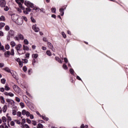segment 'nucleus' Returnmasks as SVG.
Returning <instances> with one entry per match:
<instances>
[{
    "label": "nucleus",
    "instance_id": "nucleus-39",
    "mask_svg": "<svg viewBox=\"0 0 128 128\" xmlns=\"http://www.w3.org/2000/svg\"><path fill=\"white\" fill-rule=\"evenodd\" d=\"M12 114H13V116H16V110H12Z\"/></svg>",
    "mask_w": 128,
    "mask_h": 128
},
{
    "label": "nucleus",
    "instance_id": "nucleus-46",
    "mask_svg": "<svg viewBox=\"0 0 128 128\" xmlns=\"http://www.w3.org/2000/svg\"><path fill=\"white\" fill-rule=\"evenodd\" d=\"M62 68H64V70H68V66H67L66 64H63Z\"/></svg>",
    "mask_w": 128,
    "mask_h": 128
},
{
    "label": "nucleus",
    "instance_id": "nucleus-31",
    "mask_svg": "<svg viewBox=\"0 0 128 128\" xmlns=\"http://www.w3.org/2000/svg\"><path fill=\"white\" fill-rule=\"evenodd\" d=\"M32 68H30L28 70V74L29 75L32 74Z\"/></svg>",
    "mask_w": 128,
    "mask_h": 128
},
{
    "label": "nucleus",
    "instance_id": "nucleus-14",
    "mask_svg": "<svg viewBox=\"0 0 128 128\" xmlns=\"http://www.w3.org/2000/svg\"><path fill=\"white\" fill-rule=\"evenodd\" d=\"M47 44H48V48H50L52 49L54 48L52 44V43H50V42H48Z\"/></svg>",
    "mask_w": 128,
    "mask_h": 128
},
{
    "label": "nucleus",
    "instance_id": "nucleus-37",
    "mask_svg": "<svg viewBox=\"0 0 128 128\" xmlns=\"http://www.w3.org/2000/svg\"><path fill=\"white\" fill-rule=\"evenodd\" d=\"M6 26V24L4 22H0V27L4 28Z\"/></svg>",
    "mask_w": 128,
    "mask_h": 128
},
{
    "label": "nucleus",
    "instance_id": "nucleus-54",
    "mask_svg": "<svg viewBox=\"0 0 128 128\" xmlns=\"http://www.w3.org/2000/svg\"><path fill=\"white\" fill-rule=\"evenodd\" d=\"M38 128H44V126H42L41 124H38Z\"/></svg>",
    "mask_w": 128,
    "mask_h": 128
},
{
    "label": "nucleus",
    "instance_id": "nucleus-58",
    "mask_svg": "<svg viewBox=\"0 0 128 128\" xmlns=\"http://www.w3.org/2000/svg\"><path fill=\"white\" fill-rule=\"evenodd\" d=\"M26 58H30V53L28 52L26 54Z\"/></svg>",
    "mask_w": 128,
    "mask_h": 128
},
{
    "label": "nucleus",
    "instance_id": "nucleus-43",
    "mask_svg": "<svg viewBox=\"0 0 128 128\" xmlns=\"http://www.w3.org/2000/svg\"><path fill=\"white\" fill-rule=\"evenodd\" d=\"M5 30H6V31H8V30H10V26L6 25V26H5Z\"/></svg>",
    "mask_w": 128,
    "mask_h": 128
},
{
    "label": "nucleus",
    "instance_id": "nucleus-22",
    "mask_svg": "<svg viewBox=\"0 0 128 128\" xmlns=\"http://www.w3.org/2000/svg\"><path fill=\"white\" fill-rule=\"evenodd\" d=\"M32 56L34 59L38 58V54H32Z\"/></svg>",
    "mask_w": 128,
    "mask_h": 128
},
{
    "label": "nucleus",
    "instance_id": "nucleus-11",
    "mask_svg": "<svg viewBox=\"0 0 128 128\" xmlns=\"http://www.w3.org/2000/svg\"><path fill=\"white\" fill-rule=\"evenodd\" d=\"M11 74L13 76V78H15V80H18V76H16V74H14V71H12V72H11Z\"/></svg>",
    "mask_w": 128,
    "mask_h": 128
},
{
    "label": "nucleus",
    "instance_id": "nucleus-57",
    "mask_svg": "<svg viewBox=\"0 0 128 128\" xmlns=\"http://www.w3.org/2000/svg\"><path fill=\"white\" fill-rule=\"evenodd\" d=\"M36 59L34 58L32 63L34 66V64H36Z\"/></svg>",
    "mask_w": 128,
    "mask_h": 128
},
{
    "label": "nucleus",
    "instance_id": "nucleus-30",
    "mask_svg": "<svg viewBox=\"0 0 128 128\" xmlns=\"http://www.w3.org/2000/svg\"><path fill=\"white\" fill-rule=\"evenodd\" d=\"M28 111L26 110H22V113L23 116H24L26 114Z\"/></svg>",
    "mask_w": 128,
    "mask_h": 128
},
{
    "label": "nucleus",
    "instance_id": "nucleus-3",
    "mask_svg": "<svg viewBox=\"0 0 128 128\" xmlns=\"http://www.w3.org/2000/svg\"><path fill=\"white\" fill-rule=\"evenodd\" d=\"M22 44H19L16 46V50H17L18 54H20V53L19 52H20V50H21L20 48H22Z\"/></svg>",
    "mask_w": 128,
    "mask_h": 128
},
{
    "label": "nucleus",
    "instance_id": "nucleus-28",
    "mask_svg": "<svg viewBox=\"0 0 128 128\" xmlns=\"http://www.w3.org/2000/svg\"><path fill=\"white\" fill-rule=\"evenodd\" d=\"M62 35L64 38H66V33H64V32H62Z\"/></svg>",
    "mask_w": 128,
    "mask_h": 128
},
{
    "label": "nucleus",
    "instance_id": "nucleus-9",
    "mask_svg": "<svg viewBox=\"0 0 128 128\" xmlns=\"http://www.w3.org/2000/svg\"><path fill=\"white\" fill-rule=\"evenodd\" d=\"M55 60H56V62H60V64H62V60L58 56L55 57Z\"/></svg>",
    "mask_w": 128,
    "mask_h": 128
},
{
    "label": "nucleus",
    "instance_id": "nucleus-24",
    "mask_svg": "<svg viewBox=\"0 0 128 128\" xmlns=\"http://www.w3.org/2000/svg\"><path fill=\"white\" fill-rule=\"evenodd\" d=\"M0 50H2L4 52H6V50H4V46H0Z\"/></svg>",
    "mask_w": 128,
    "mask_h": 128
},
{
    "label": "nucleus",
    "instance_id": "nucleus-63",
    "mask_svg": "<svg viewBox=\"0 0 128 128\" xmlns=\"http://www.w3.org/2000/svg\"><path fill=\"white\" fill-rule=\"evenodd\" d=\"M0 36H4V32L2 31H0Z\"/></svg>",
    "mask_w": 128,
    "mask_h": 128
},
{
    "label": "nucleus",
    "instance_id": "nucleus-47",
    "mask_svg": "<svg viewBox=\"0 0 128 128\" xmlns=\"http://www.w3.org/2000/svg\"><path fill=\"white\" fill-rule=\"evenodd\" d=\"M15 60L16 62H18V63L22 62V60H20V58H15Z\"/></svg>",
    "mask_w": 128,
    "mask_h": 128
},
{
    "label": "nucleus",
    "instance_id": "nucleus-6",
    "mask_svg": "<svg viewBox=\"0 0 128 128\" xmlns=\"http://www.w3.org/2000/svg\"><path fill=\"white\" fill-rule=\"evenodd\" d=\"M6 0H0V6L1 8H4L6 6Z\"/></svg>",
    "mask_w": 128,
    "mask_h": 128
},
{
    "label": "nucleus",
    "instance_id": "nucleus-49",
    "mask_svg": "<svg viewBox=\"0 0 128 128\" xmlns=\"http://www.w3.org/2000/svg\"><path fill=\"white\" fill-rule=\"evenodd\" d=\"M14 121H11L10 122V126H14Z\"/></svg>",
    "mask_w": 128,
    "mask_h": 128
},
{
    "label": "nucleus",
    "instance_id": "nucleus-40",
    "mask_svg": "<svg viewBox=\"0 0 128 128\" xmlns=\"http://www.w3.org/2000/svg\"><path fill=\"white\" fill-rule=\"evenodd\" d=\"M22 60L24 62V64H28V59H22Z\"/></svg>",
    "mask_w": 128,
    "mask_h": 128
},
{
    "label": "nucleus",
    "instance_id": "nucleus-18",
    "mask_svg": "<svg viewBox=\"0 0 128 128\" xmlns=\"http://www.w3.org/2000/svg\"><path fill=\"white\" fill-rule=\"evenodd\" d=\"M2 122H4V124H6V118L4 116H2Z\"/></svg>",
    "mask_w": 128,
    "mask_h": 128
},
{
    "label": "nucleus",
    "instance_id": "nucleus-13",
    "mask_svg": "<svg viewBox=\"0 0 128 128\" xmlns=\"http://www.w3.org/2000/svg\"><path fill=\"white\" fill-rule=\"evenodd\" d=\"M18 37L19 38L20 40H24V36L20 34H18Z\"/></svg>",
    "mask_w": 128,
    "mask_h": 128
},
{
    "label": "nucleus",
    "instance_id": "nucleus-55",
    "mask_svg": "<svg viewBox=\"0 0 128 128\" xmlns=\"http://www.w3.org/2000/svg\"><path fill=\"white\" fill-rule=\"evenodd\" d=\"M26 120V122H28V124H32V121L30 120L27 118Z\"/></svg>",
    "mask_w": 128,
    "mask_h": 128
},
{
    "label": "nucleus",
    "instance_id": "nucleus-7",
    "mask_svg": "<svg viewBox=\"0 0 128 128\" xmlns=\"http://www.w3.org/2000/svg\"><path fill=\"white\" fill-rule=\"evenodd\" d=\"M8 34L10 36L11 38H14V31L12 30H10Z\"/></svg>",
    "mask_w": 128,
    "mask_h": 128
},
{
    "label": "nucleus",
    "instance_id": "nucleus-19",
    "mask_svg": "<svg viewBox=\"0 0 128 128\" xmlns=\"http://www.w3.org/2000/svg\"><path fill=\"white\" fill-rule=\"evenodd\" d=\"M70 72L71 74H74V70L72 68H70Z\"/></svg>",
    "mask_w": 128,
    "mask_h": 128
},
{
    "label": "nucleus",
    "instance_id": "nucleus-60",
    "mask_svg": "<svg viewBox=\"0 0 128 128\" xmlns=\"http://www.w3.org/2000/svg\"><path fill=\"white\" fill-rule=\"evenodd\" d=\"M44 8H40V12H44V14L46 12V11H44Z\"/></svg>",
    "mask_w": 128,
    "mask_h": 128
},
{
    "label": "nucleus",
    "instance_id": "nucleus-50",
    "mask_svg": "<svg viewBox=\"0 0 128 128\" xmlns=\"http://www.w3.org/2000/svg\"><path fill=\"white\" fill-rule=\"evenodd\" d=\"M18 64H19V66H20V68H22V66H24V64L22 63V61H21V62H19Z\"/></svg>",
    "mask_w": 128,
    "mask_h": 128
},
{
    "label": "nucleus",
    "instance_id": "nucleus-32",
    "mask_svg": "<svg viewBox=\"0 0 128 128\" xmlns=\"http://www.w3.org/2000/svg\"><path fill=\"white\" fill-rule=\"evenodd\" d=\"M24 44H28V39H24Z\"/></svg>",
    "mask_w": 128,
    "mask_h": 128
},
{
    "label": "nucleus",
    "instance_id": "nucleus-5",
    "mask_svg": "<svg viewBox=\"0 0 128 128\" xmlns=\"http://www.w3.org/2000/svg\"><path fill=\"white\" fill-rule=\"evenodd\" d=\"M66 8H61L59 10V12H60V16H63L64 14V10H66Z\"/></svg>",
    "mask_w": 128,
    "mask_h": 128
},
{
    "label": "nucleus",
    "instance_id": "nucleus-51",
    "mask_svg": "<svg viewBox=\"0 0 128 128\" xmlns=\"http://www.w3.org/2000/svg\"><path fill=\"white\" fill-rule=\"evenodd\" d=\"M26 116L28 118V116H30V112L27 111V112H26Z\"/></svg>",
    "mask_w": 128,
    "mask_h": 128
},
{
    "label": "nucleus",
    "instance_id": "nucleus-61",
    "mask_svg": "<svg viewBox=\"0 0 128 128\" xmlns=\"http://www.w3.org/2000/svg\"><path fill=\"white\" fill-rule=\"evenodd\" d=\"M22 18L24 20H25V22H28V18L26 17L23 16Z\"/></svg>",
    "mask_w": 128,
    "mask_h": 128
},
{
    "label": "nucleus",
    "instance_id": "nucleus-12",
    "mask_svg": "<svg viewBox=\"0 0 128 128\" xmlns=\"http://www.w3.org/2000/svg\"><path fill=\"white\" fill-rule=\"evenodd\" d=\"M23 50H30V48L28 46H26V45H23Z\"/></svg>",
    "mask_w": 128,
    "mask_h": 128
},
{
    "label": "nucleus",
    "instance_id": "nucleus-8",
    "mask_svg": "<svg viewBox=\"0 0 128 128\" xmlns=\"http://www.w3.org/2000/svg\"><path fill=\"white\" fill-rule=\"evenodd\" d=\"M4 52V56L5 58H10V56H11L10 52L9 50L5 51Z\"/></svg>",
    "mask_w": 128,
    "mask_h": 128
},
{
    "label": "nucleus",
    "instance_id": "nucleus-34",
    "mask_svg": "<svg viewBox=\"0 0 128 128\" xmlns=\"http://www.w3.org/2000/svg\"><path fill=\"white\" fill-rule=\"evenodd\" d=\"M20 104L22 108H24V102H20Z\"/></svg>",
    "mask_w": 128,
    "mask_h": 128
},
{
    "label": "nucleus",
    "instance_id": "nucleus-41",
    "mask_svg": "<svg viewBox=\"0 0 128 128\" xmlns=\"http://www.w3.org/2000/svg\"><path fill=\"white\" fill-rule=\"evenodd\" d=\"M17 116H19V118H20V116H22V112H17Z\"/></svg>",
    "mask_w": 128,
    "mask_h": 128
},
{
    "label": "nucleus",
    "instance_id": "nucleus-16",
    "mask_svg": "<svg viewBox=\"0 0 128 128\" xmlns=\"http://www.w3.org/2000/svg\"><path fill=\"white\" fill-rule=\"evenodd\" d=\"M18 22H18V26H22V24H24V20L22 18L20 19V20H18Z\"/></svg>",
    "mask_w": 128,
    "mask_h": 128
},
{
    "label": "nucleus",
    "instance_id": "nucleus-10",
    "mask_svg": "<svg viewBox=\"0 0 128 128\" xmlns=\"http://www.w3.org/2000/svg\"><path fill=\"white\" fill-rule=\"evenodd\" d=\"M4 70L6 71V72H8L10 74H12V71H10V68H8V67H6L4 68Z\"/></svg>",
    "mask_w": 128,
    "mask_h": 128
},
{
    "label": "nucleus",
    "instance_id": "nucleus-25",
    "mask_svg": "<svg viewBox=\"0 0 128 128\" xmlns=\"http://www.w3.org/2000/svg\"><path fill=\"white\" fill-rule=\"evenodd\" d=\"M22 70L24 72H26L28 70V68L26 67V66H25L22 68Z\"/></svg>",
    "mask_w": 128,
    "mask_h": 128
},
{
    "label": "nucleus",
    "instance_id": "nucleus-4",
    "mask_svg": "<svg viewBox=\"0 0 128 128\" xmlns=\"http://www.w3.org/2000/svg\"><path fill=\"white\" fill-rule=\"evenodd\" d=\"M32 28L34 30L35 32H40V28H38V27H36V24L33 25Z\"/></svg>",
    "mask_w": 128,
    "mask_h": 128
},
{
    "label": "nucleus",
    "instance_id": "nucleus-42",
    "mask_svg": "<svg viewBox=\"0 0 128 128\" xmlns=\"http://www.w3.org/2000/svg\"><path fill=\"white\" fill-rule=\"evenodd\" d=\"M41 118H42L43 120H48V118L46 117V116H42Z\"/></svg>",
    "mask_w": 128,
    "mask_h": 128
},
{
    "label": "nucleus",
    "instance_id": "nucleus-33",
    "mask_svg": "<svg viewBox=\"0 0 128 128\" xmlns=\"http://www.w3.org/2000/svg\"><path fill=\"white\" fill-rule=\"evenodd\" d=\"M10 45L12 47L16 46V42H14V41H12L10 42Z\"/></svg>",
    "mask_w": 128,
    "mask_h": 128
},
{
    "label": "nucleus",
    "instance_id": "nucleus-56",
    "mask_svg": "<svg viewBox=\"0 0 128 128\" xmlns=\"http://www.w3.org/2000/svg\"><path fill=\"white\" fill-rule=\"evenodd\" d=\"M9 104H11V106H14V102L12 100L11 102L9 103Z\"/></svg>",
    "mask_w": 128,
    "mask_h": 128
},
{
    "label": "nucleus",
    "instance_id": "nucleus-48",
    "mask_svg": "<svg viewBox=\"0 0 128 128\" xmlns=\"http://www.w3.org/2000/svg\"><path fill=\"white\" fill-rule=\"evenodd\" d=\"M25 122H26V119H22L21 124L24 125V124Z\"/></svg>",
    "mask_w": 128,
    "mask_h": 128
},
{
    "label": "nucleus",
    "instance_id": "nucleus-59",
    "mask_svg": "<svg viewBox=\"0 0 128 128\" xmlns=\"http://www.w3.org/2000/svg\"><path fill=\"white\" fill-rule=\"evenodd\" d=\"M64 61L66 64H68V58H64Z\"/></svg>",
    "mask_w": 128,
    "mask_h": 128
},
{
    "label": "nucleus",
    "instance_id": "nucleus-23",
    "mask_svg": "<svg viewBox=\"0 0 128 128\" xmlns=\"http://www.w3.org/2000/svg\"><path fill=\"white\" fill-rule=\"evenodd\" d=\"M0 20L2 22H4L6 20V18H4V16H2L0 18Z\"/></svg>",
    "mask_w": 128,
    "mask_h": 128
},
{
    "label": "nucleus",
    "instance_id": "nucleus-15",
    "mask_svg": "<svg viewBox=\"0 0 128 128\" xmlns=\"http://www.w3.org/2000/svg\"><path fill=\"white\" fill-rule=\"evenodd\" d=\"M7 108L8 106L6 105L4 106L2 108L3 112H6Z\"/></svg>",
    "mask_w": 128,
    "mask_h": 128
},
{
    "label": "nucleus",
    "instance_id": "nucleus-26",
    "mask_svg": "<svg viewBox=\"0 0 128 128\" xmlns=\"http://www.w3.org/2000/svg\"><path fill=\"white\" fill-rule=\"evenodd\" d=\"M10 44H6V46H5V48L6 50H10Z\"/></svg>",
    "mask_w": 128,
    "mask_h": 128
},
{
    "label": "nucleus",
    "instance_id": "nucleus-62",
    "mask_svg": "<svg viewBox=\"0 0 128 128\" xmlns=\"http://www.w3.org/2000/svg\"><path fill=\"white\" fill-rule=\"evenodd\" d=\"M0 92H4V88H0Z\"/></svg>",
    "mask_w": 128,
    "mask_h": 128
},
{
    "label": "nucleus",
    "instance_id": "nucleus-27",
    "mask_svg": "<svg viewBox=\"0 0 128 128\" xmlns=\"http://www.w3.org/2000/svg\"><path fill=\"white\" fill-rule=\"evenodd\" d=\"M10 54L11 56H14V48H12L10 51Z\"/></svg>",
    "mask_w": 128,
    "mask_h": 128
},
{
    "label": "nucleus",
    "instance_id": "nucleus-38",
    "mask_svg": "<svg viewBox=\"0 0 128 128\" xmlns=\"http://www.w3.org/2000/svg\"><path fill=\"white\" fill-rule=\"evenodd\" d=\"M4 89H5V90H10V88L8 86H6L4 87Z\"/></svg>",
    "mask_w": 128,
    "mask_h": 128
},
{
    "label": "nucleus",
    "instance_id": "nucleus-1",
    "mask_svg": "<svg viewBox=\"0 0 128 128\" xmlns=\"http://www.w3.org/2000/svg\"><path fill=\"white\" fill-rule=\"evenodd\" d=\"M24 4L25 6H28V8H34V4L30 1L25 0Z\"/></svg>",
    "mask_w": 128,
    "mask_h": 128
},
{
    "label": "nucleus",
    "instance_id": "nucleus-20",
    "mask_svg": "<svg viewBox=\"0 0 128 128\" xmlns=\"http://www.w3.org/2000/svg\"><path fill=\"white\" fill-rule=\"evenodd\" d=\"M0 100H1L2 104H4V98L3 96H0Z\"/></svg>",
    "mask_w": 128,
    "mask_h": 128
},
{
    "label": "nucleus",
    "instance_id": "nucleus-36",
    "mask_svg": "<svg viewBox=\"0 0 128 128\" xmlns=\"http://www.w3.org/2000/svg\"><path fill=\"white\" fill-rule=\"evenodd\" d=\"M30 20H31V21L32 22H36V20H34V17H32V16H31L30 17Z\"/></svg>",
    "mask_w": 128,
    "mask_h": 128
},
{
    "label": "nucleus",
    "instance_id": "nucleus-52",
    "mask_svg": "<svg viewBox=\"0 0 128 128\" xmlns=\"http://www.w3.org/2000/svg\"><path fill=\"white\" fill-rule=\"evenodd\" d=\"M8 96H9L12 97L14 96V94L10 92H8Z\"/></svg>",
    "mask_w": 128,
    "mask_h": 128
},
{
    "label": "nucleus",
    "instance_id": "nucleus-64",
    "mask_svg": "<svg viewBox=\"0 0 128 128\" xmlns=\"http://www.w3.org/2000/svg\"><path fill=\"white\" fill-rule=\"evenodd\" d=\"M26 10H27L28 12H31L32 9H30V8H26Z\"/></svg>",
    "mask_w": 128,
    "mask_h": 128
},
{
    "label": "nucleus",
    "instance_id": "nucleus-35",
    "mask_svg": "<svg viewBox=\"0 0 128 128\" xmlns=\"http://www.w3.org/2000/svg\"><path fill=\"white\" fill-rule=\"evenodd\" d=\"M18 6L22 8V10H24V6H22V2H20V3H19L18 4Z\"/></svg>",
    "mask_w": 128,
    "mask_h": 128
},
{
    "label": "nucleus",
    "instance_id": "nucleus-29",
    "mask_svg": "<svg viewBox=\"0 0 128 128\" xmlns=\"http://www.w3.org/2000/svg\"><path fill=\"white\" fill-rule=\"evenodd\" d=\"M14 122L17 124H20V120H14Z\"/></svg>",
    "mask_w": 128,
    "mask_h": 128
},
{
    "label": "nucleus",
    "instance_id": "nucleus-44",
    "mask_svg": "<svg viewBox=\"0 0 128 128\" xmlns=\"http://www.w3.org/2000/svg\"><path fill=\"white\" fill-rule=\"evenodd\" d=\"M10 36L8 34L7 36H6V40H10Z\"/></svg>",
    "mask_w": 128,
    "mask_h": 128
},
{
    "label": "nucleus",
    "instance_id": "nucleus-17",
    "mask_svg": "<svg viewBox=\"0 0 128 128\" xmlns=\"http://www.w3.org/2000/svg\"><path fill=\"white\" fill-rule=\"evenodd\" d=\"M52 12H53L54 14H56V8L55 7H53L51 8Z\"/></svg>",
    "mask_w": 128,
    "mask_h": 128
},
{
    "label": "nucleus",
    "instance_id": "nucleus-21",
    "mask_svg": "<svg viewBox=\"0 0 128 128\" xmlns=\"http://www.w3.org/2000/svg\"><path fill=\"white\" fill-rule=\"evenodd\" d=\"M46 54L48 56H52V52H50V50H47L46 51Z\"/></svg>",
    "mask_w": 128,
    "mask_h": 128
},
{
    "label": "nucleus",
    "instance_id": "nucleus-53",
    "mask_svg": "<svg viewBox=\"0 0 128 128\" xmlns=\"http://www.w3.org/2000/svg\"><path fill=\"white\" fill-rule=\"evenodd\" d=\"M16 102H20V98H18V97H16Z\"/></svg>",
    "mask_w": 128,
    "mask_h": 128
},
{
    "label": "nucleus",
    "instance_id": "nucleus-2",
    "mask_svg": "<svg viewBox=\"0 0 128 128\" xmlns=\"http://www.w3.org/2000/svg\"><path fill=\"white\" fill-rule=\"evenodd\" d=\"M13 88L14 92H17V94H20V89L18 86L14 85L13 86Z\"/></svg>",
    "mask_w": 128,
    "mask_h": 128
},
{
    "label": "nucleus",
    "instance_id": "nucleus-45",
    "mask_svg": "<svg viewBox=\"0 0 128 128\" xmlns=\"http://www.w3.org/2000/svg\"><path fill=\"white\" fill-rule=\"evenodd\" d=\"M8 10H10V8H8V6H4V10H5V12H8Z\"/></svg>",
    "mask_w": 128,
    "mask_h": 128
}]
</instances>
